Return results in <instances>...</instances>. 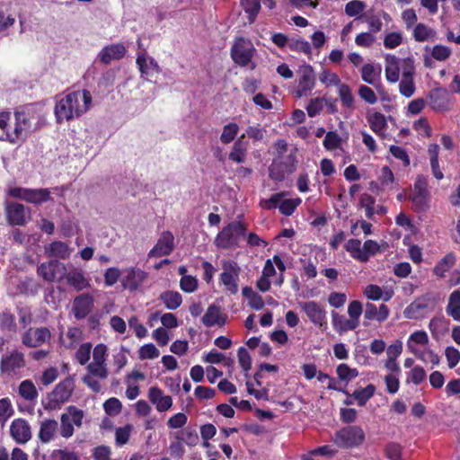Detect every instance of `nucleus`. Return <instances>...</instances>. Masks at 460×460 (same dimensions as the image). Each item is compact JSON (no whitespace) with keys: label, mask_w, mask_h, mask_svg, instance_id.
Instances as JSON below:
<instances>
[{"label":"nucleus","mask_w":460,"mask_h":460,"mask_svg":"<svg viewBox=\"0 0 460 460\" xmlns=\"http://www.w3.org/2000/svg\"><path fill=\"white\" fill-rule=\"evenodd\" d=\"M93 102V97L87 90H77L57 97L54 109L57 122L70 121L86 113Z\"/></svg>","instance_id":"nucleus-1"},{"label":"nucleus","mask_w":460,"mask_h":460,"mask_svg":"<svg viewBox=\"0 0 460 460\" xmlns=\"http://www.w3.org/2000/svg\"><path fill=\"white\" fill-rule=\"evenodd\" d=\"M33 116L25 111H15L13 115L8 112V125L4 127L2 141L11 144L23 142L33 130Z\"/></svg>","instance_id":"nucleus-2"},{"label":"nucleus","mask_w":460,"mask_h":460,"mask_svg":"<svg viewBox=\"0 0 460 460\" xmlns=\"http://www.w3.org/2000/svg\"><path fill=\"white\" fill-rule=\"evenodd\" d=\"M244 235V226L240 222H232L217 234L215 238V244L220 249H232L239 245Z\"/></svg>","instance_id":"nucleus-3"},{"label":"nucleus","mask_w":460,"mask_h":460,"mask_svg":"<svg viewBox=\"0 0 460 460\" xmlns=\"http://www.w3.org/2000/svg\"><path fill=\"white\" fill-rule=\"evenodd\" d=\"M255 51V48L249 40L238 38L231 48V58L240 66H249L251 69H254L255 64L252 62V59Z\"/></svg>","instance_id":"nucleus-4"},{"label":"nucleus","mask_w":460,"mask_h":460,"mask_svg":"<svg viewBox=\"0 0 460 460\" xmlns=\"http://www.w3.org/2000/svg\"><path fill=\"white\" fill-rule=\"evenodd\" d=\"M74 387V381L70 378H66L58 383L55 389L48 394L46 402H44L45 409L55 410L67 402L71 397Z\"/></svg>","instance_id":"nucleus-5"},{"label":"nucleus","mask_w":460,"mask_h":460,"mask_svg":"<svg viewBox=\"0 0 460 460\" xmlns=\"http://www.w3.org/2000/svg\"><path fill=\"white\" fill-rule=\"evenodd\" d=\"M332 440L340 447H357L364 442L365 433L358 426H348L336 432Z\"/></svg>","instance_id":"nucleus-6"},{"label":"nucleus","mask_w":460,"mask_h":460,"mask_svg":"<svg viewBox=\"0 0 460 460\" xmlns=\"http://www.w3.org/2000/svg\"><path fill=\"white\" fill-rule=\"evenodd\" d=\"M107 357L108 347L103 343L97 344L93 349V360L87 365V372L99 379H106L109 376Z\"/></svg>","instance_id":"nucleus-7"},{"label":"nucleus","mask_w":460,"mask_h":460,"mask_svg":"<svg viewBox=\"0 0 460 460\" xmlns=\"http://www.w3.org/2000/svg\"><path fill=\"white\" fill-rule=\"evenodd\" d=\"M416 211L426 210L430 202V193L428 190V180L424 175H418L411 194L409 197Z\"/></svg>","instance_id":"nucleus-8"},{"label":"nucleus","mask_w":460,"mask_h":460,"mask_svg":"<svg viewBox=\"0 0 460 460\" xmlns=\"http://www.w3.org/2000/svg\"><path fill=\"white\" fill-rule=\"evenodd\" d=\"M222 273L220 274V282L224 285L226 290L230 294L238 292V281L241 268L234 261H222Z\"/></svg>","instance_id":"nucleus-9"},{"label":"nucleus","mask_w":460,"mask_h":460,"mask_svg":"<svg viewBox=\"0 0 460 460\" xmlns=\"http://www.w3.org/2000/svg\"><path fill=\"white\" fill-rule=\"evenodd\" d=\"M286 192H279L272 195L269 199L261 202V207L266 209H271L279 207L281 214L290 216L295 209L300 205L301 199H284Z\"/></svg>","instance_id":"nucleus-10"},{"label":"nucleus","mask_w":460,"mask_h":460,"mask_svg":"<svg viewBox=\"0 0 460 460\" xmlns=\"http://www.w3.org/2000/svg\"><path fill=\"white\" fill-rule=\"evenodd\" d=\"M50 191L47 189H27L12 187L8 190V195L22 199L32 204H40L49 199Z\"/></svg>","instance_id":"nucleus-11"},{"label":"nucleus","mask_w":460,"mask_h":460,"mask_svg":"<svg viewBox=\"0 0 460 460\" xmlns=\"http://www.w3.org/2000/svg\"><path fill=\"white\" fill-rule=\"evenodd\" d=\"M414 61L411 58H399L394 55L386 54L385 56V75L386 80L391 84H395L399 81L400 72L402 76L404 73V62Z\"/></svg>","instance_id":"nucleus-12"},{"label":"nucleus","mask_w":460,"mask_h":460,"mask_svg":"<svg viewBox=\"0 0 460 460\" xmlns=\"http://www.w3.org/2000/svg\"><path fill=\"white\" fill-rule=\"evenodd\" d=\"M298 83L296 90V97L300 98L310 93L315 86V75L310 65H304L298 70Z\"/></svg>","instance_id":"nucleus-13"},{"label":"nucleus","mask_w":460,"mask_h":460,"mask_svg":"<svg viewBox=\"0 0 460 460\" xmlns=\"http://www.w3.org/2000/svg\"><path fill=\"white\" fill-rule=\"evenodd\" d=\"M24 367V355L18 350H13L10 354L3 356L0 361V370L6 375L18 374Z\"/></svg>","instance_id":"nucleus-14"},{"label":"nucleus","mask_w":460,"mask_h":460,"mask_svg":"<svg viewBox=\"0 0 460 460\" xmlns=\"http://www.w3.org/2000/svg\"><path fill=\"white\" fill-rule=\"evenodd\" d=\"M298 305L312 323L321 328L326 325V311L317 302H299Z\"/></svg>","instance_id":"nucleus-15"},{"label":"nucleus","mask_w":460,"mask_h":460,"mask_svg":"<svg viewBox=\"0 0 460 460\" xmlns=\"http://www.w3.org/2000/svg\"><path fill=\"white\" fill-rule=\"evenodd\" d=\"M66 271L65 264L58 261L42 263L38 268L39 275L49 282L62 279L66 276Z\"/></svg>","instance_id":"nucleus-16"},{"label":"nucleus","mask_w":460,"mask_h":460,"mask_svg":"<svg viewBox=\"0 0 460 460\" xmlns=\"http://www.w3.org/2000/svg\"><path fill=\"white\" fill-rule=\"evenodd\" d=\"M404 64V73L399 84V92L402 96L410 98L416 90L413 79L415 74L414 61H405Z\"/></svg>","instance_id":"nucleus-17"},{"label":"nucleus","mask_w":460,"mask_h":460,"mask_svg":"<svg viewBox=\"0 0 460 460\" xmlns=\"http://www.w3.org/2000/svg\"><path fill=\"white\" fill-rule=\"evenodd\" d=\"M10 436L17 444H26L31 438L28 421L21 418L13 420L10 425Z\"/></svg>","instance_id":"nucleus-18"},{"label":"nucleus","mask_w":460,"mask_h":460,"mask_svg":"<svg viewBox=\"0 0 460 460\" xmlns=\"http://www.w3.org/2000/svg\"><path fill=\"white\" fill-rule=\"evenodd\" d=\"M147 273L138 268H128L125 270L121 284L125 289L136 291L146 279Z\"/></svg>","instance_id":"nucleus-19"},{"label":"nucleus","mask_w":460,"mask_h":460,"mask_svg":"<svg viewBox=\"0 0 460 460\" xmlns=\"http://www.w3.org/2000/svg\"><path fill=\"white\" fill-rule=\"evenodd\" d=\"M51 337L48 328H31L22 335V343L30 348H37L41 346Z\"/></svg>","instance_id":"nucleus-20"},{"label":"nucleus","mask_w":460,"mask_h":460,"mask_svg":"<svg viewBox=\"0 0 460 460\" xmlns=\"http://www.w3.org/2000/svg\"><path fill=\"white\" fill-rule=\"evenodd\" d=\"M5 211L8 222L13 226L24 225L30 218V210L19 203H7Z\"/></svg>","instance_id":"nucleus-21"},{"label":"nucleus","mask_w":460,"mask_h":460,"mask_svg":"<svg viewBox=\"0 0 460 460\" xmlns=\"http://www.w3.org/2000/svg\"><path fill=\"white\" fill-rule=\"evenodd\" d=\"M147 396L152 404L155 406L158 412H165L172 406V398L165 395L162 389L152 386L148 389Z\"/></svg>","instance_id":"nucleus-22"},{"label":"nucleus","mask_w":460,"mask_h":460,"mask_svg":"<svg viewBox=\"0 0 460 460\" xmlns=\"http://www.w3.org/2000/svg\"><path fill=\"white\" fill-rule=\"evenodd\" d=\"M174 236L170 231H164L161 234L156 244L150 250L149 257H162L169 255L174 247Z\"/></svg>","instance_id":"nucleus-23"},{"label":"nucleus","mask_w":460,"mask_h":460,"mask_svg":"<svg viewBox=\"0 0 460 460\" xmlns=\"http://www.w3.org/2000/svg\"><path fill=\"white\" fill-rule=\"evenodd\" d=\"M429 298L428 296H421L412 301L403 310V316L406 319L417 320L424 317L429 310Z\"/></svg>","instance_id":"nucleus-24"},{"label":"nucleus","mask_w":460,"mask_h":460,"mask_svg":"<svg viewBox=\"0 0 460 460\" xmlns=\"http://www.w3.org/2000/svg\"><path fill=\"white\" fill-rule=\"evenodd\" d=\"M93 297L89 294H82L73 301L72 311L77 320L84 319L93 310Z\"/></svg>","instance_id":"nucleus-25"},{"label":"nucleus","mask_w":460,"mask_h":460,"mask_svg":"<svg viewBox=\"0 0 460 460\" xmlns=\"http://www.w3.org/2000/svg\"><path fill=\"white\" fill-rule=\"evenodd\" d=\"M295 156L293 154L288 155V163L283 164L281 160L274 159L269 168L270 177L274 181H282L286 172H292L295 170Z\"/></svg>","instance_id":"nucleus-26"},{"label":"nucleus","mask_w":460,"mask_h":460,"mask_svg":"<svg viewBox=\"0 0 460 460\" xmlns=\"http://www.w3.org/2000/svg\"><path fill=\"white\" fill-rule=\"evenodd\" d=\"M429 335L425 331L419 330L410 334L406 341V348L413 356L426 349L429 345Z\"/></svg>","instance_id":"nucleus-27"},{"label":"nucleus","mask_w":460,"mask_h":460,"mask_svg":"<svg viewBox=\"0 0 460 460\" xmlns=\"http://www.w3.org/2000/svg\"><path fill=\"white\" fill-rule=\"evenodd\" d=\"M276 269L279 270L280 275L274 283L278 286H281L284 281L283 272L286 270V266L279 256L274 255L272 259L266 261L262 274L270 279L276 275Z\"/></svg>","instance_id":"nucleus-28"},{"label":"nucleus","mask_w":460,"mask_h":460,"mask_svg":"<svg viewBox=\"0 0 460 460\" xmlns=\"http://www.w3.org/2000/svg\"><path fill=\"white\" fill-rule=\"evenodd\" d=\"M126 53V48L122 44H111L104 47L98 55L100 61L109 64L111 61L120 59Z\"/></svg>","instance_id":"nucleus-29"},{"label":"nucleus","mask_w":460,"mask_h":460,"mask_svg":"<svg viewBox=\"0 0 460 460\" xmlns=\"http://www.w3.org/2000/svg\"><path fill=\"white\" fill-rule=\"evenodd\" d=\"M390 314V310L387 305L385 304H381L378 307H376L372 303H367L364 318L367 321H376L378 323L385 322Z\"/></svg>","instance_id":"nucleus-30"},{"label":"nucleus","mask_w":460,"mask_h":460,"mask_svg":"<svg viewBox=\"0 0 460 460\" xmlns=\"http://www.w3.org/2000/svg\"><path fill=\"white\" fill-rule=\"evenodd\" d=\"M365 296L373 301L383 299L384 301H389L394 296V290L391 288H382L377 285L369 284L366 286L363 291Z\"/></svg>","instance_id":"nucleus-31"},{"label":"nucleus","mask_w":460,"mask_h":460,"mask_svg":"<svg viewBox=\"0 0 460 460\" xmlns=\"http://www.w3.org/2000/svg\"><path fill=\"white\" fill-rule=\"evenodd\" d=\"M366 117L371 130L378 136H384L387 128L385 115L381 112L369 110Z\"/></svg>","instance_id":"nucleus-32"},{"label":"nucleus","mask_w":460,"mask_h":460,"mask_svg":"<svg viewBox=\"0 0 460 460\" xmlns=\"http://www.w3.org/2000/svg\"><path fill=\"white\" fill-rule=\"evenodd\" d=\"M332 323L333 329L340 334L355 330L358 325L356 321L348 319L336 312L332 313Z\"/></svg>","instance_id":"nucleus-33"},{"label":"nucleus","mask_w":460,"mask_h":460,"mask_svg":"<svg viewBox=\"0 0 460 460\" xmlns=\"http://www.w3.org/2000/svg\"><path fill=\"white\" fill-rule=\"evenodd\" d=\"M202 323L208 327L222 326L226 323V317L222 314L220 307L212 305L207 309L202 318Z\"/></svg>","instance_id":"nucleus-34"},{"label":"nucleus","mask_w":460,"mask_h":460,"mask_svg":"<svg viewBox=\"0 0 460 460\" xmlns=\"http://www.w3.org/2000/svg\"><path fill=\"white\" fill-rule=\"evenodd\" d=\"M430 105L438 111H447L450 109V103L447 99L446 91L435 89L429 94Z\"/></svg>","instance_id":"nucleus-35"},{"label":"nucleus","mask_w":460,"mask_h":460,"mask_svg":"<svg viewBox=\"0 0 460 460\" xmlns=\"http://www.w3.org/2000/svg\"><path fill=\"white\" fill-rule=\"evenodd\" d=\"M137 64L143 75L149 76L155 72L160 71V67L155 59L146 53L138 55L137 58Z\"/></svg>","instance_id":"nucleus-36"},{"label":"nucleus","mask_w":460,"mask_h":460,"mask_svg":"<svg viewBox=\"0 0 460 460\" xmlns=\"http://www.w3.org/2000/svg\"><path fill=\"white\" fill-rule=\"evenodd\" d=\"M58 424L55 420H47L41 422L40 431H39V438L42 443H49L54 439L57 431H58Z\"/></svg>","instance_id":"nucleus-37"},{"label":"nucleus","mask_w":460,"mask_h":460,"mask_svg":"<svg viewBox=\"0 0 460 460\" xmlns=\"http://www.w3.org/2000/svg\"><path fill=\"white\" fill-rule=\"evenodd\" d=\"M67 284L75 290L80 291L89 287V280L84 277L81 270H72L66 273Z\"/></svg>","instance_id":"nucleus-38"},{"label":"nucleus","mask_w":460,"mask_h":460,"mask_svg":"<svg viewBox=\"0 0 460 460\" xmlns=\"http://www.w3.org/2000/svg\"><path fill=\"white\" fill-rule=\"evenodd\" d=\"M243 137L244 135L234 142L233 148L229 153V159L237 164L243 163L247 155V144L242 140Z\"/></svg>","instance_id":"nucleus-39"},{"label":"nucleus","mask_w":460,"mask_h":460,"mask_svg":"<svg viewBox=\"0 0 460 460\" xmlns=\"http://www.w3.org/2000/svg\"><path fill=\"white\" fill-rule=\"evenodd\" d=\"M159 298L168 310H175L182 303V296L177 291H164L160 294Z\"/></svg>","instance_id":"nucleus-40"},{"label":"nucleus","mask_w":460,"mask_h":460,"mask_svg":"<svg viewBox=\"0 0 460 460\" xmlns=\"http://www.w3.org/2000/svg\"><path fill=\"white\" fill-rule=\"evenodd\" d=\"M446 312L455 321L460 322V289H456L450 294Z\"/></svg>","instance_id":"nucleus-41"},{"label":"nucleus","mask_w":460,"mask_h":460,"mask_svg":"<svg viewBox=\"0 0 460 460\" xmlns=\"http://www.w3.org/2000/svg\"><path fill=\"white\" fill-rule=\"evenodd\" d=\"M433 338L438 339L448 331V323L443 316L433 317L429 323Z\"/></svg>","instance_id":"nucleus-42"},{"label":"nucleus","mask_w":460,"mask_h":460,"mask_svg":"<svg viewBox=\"0 0 460 460\" xmlns=\"http://www.w3.org/2000/svg\"><path fill=\"white\" fill-rule=\"evenodd\" d=\"M345 250L349 255L359 262H367V257L362 252L361 242L358 239H349L345 243Z\"/></svg>","instance_id":"nucleus-43"},{"label":"nucleus","mask_w":460,"mask_h":460,"mask_svg":"<svg viewBox=\"0 0 460 460\" xmlns=\"http://www.w3.org/2000/svg\"><path fill=\"white\" fill-rule=\"evenodd\" d=\"M455 262H456L455 254L452 252L447 253L434 267L433 273L439 278H443L445 276V274L453 267Z\"/></svg>","instance_id":"nucleus-44"},{"label":"nucleus","mask_w":460,"mask_h":460,"mask_svg":"<svg viewBox=\"0 0 460 460\" xmlns=\"http://www.w3.org/2000/svg\"><path fill=\"white\" fill-rule=\"evenodd\" d=\"M337 92L341 105L347 109L353 110L355 108V97L351 88L348 84H342L337 88Z\"/></svg>","instance_id":"nucleus-45"},{"label":"nucleus","mask_w":460,"mask_h":460,"mask_svg":"<svg viewBox=\"0 0 460 460\" xmlns=\"http://www.w3.org/2000/svg\"><path fill=\"white\" fill-rule=\"evenodd\" d=\"M375 392L376 386L370 384L364 388L355 390L350 397L357 401L358 405L364 406L367 402L374 395Z\"/></svg>","instance_id":"nucleus-46"},{"label":"nucleus","mask_w":460,"mask_h":460,"mask_svg":"<svg viewBox=\"0 0 460 460\" xmlns=\"http://www.w3.org/2000/svg\"><path fill=\"white\" fill-rule=\"evenodd\" d=\"M243 296L248 300V305L254 310H261L264 306L262 297L251 287H244L242 290Z\"/></svg>","instance_id":"nucleus-47"},{"label":"nucleus","mask_w":460,"mask_h":460,"mask_svg":"<svg viewBox=\"0 0 460 460\" xmlns=\"http://www.w3.org/2000/svg\"><path fill=\"white\" fill-rule=\"evenodd\" d=\"M18 393L26 401H33L38 397L37 389L31 380L22 381L19 385Z\"/></svg>","instance_id":"nucleus-48"},{"label":"nucleus","mask_w":460,"mask_h":460,"mask_svg":"<svg viewBox=\"0 0 460 460\" xmlns=\"http://www.w3.org/2000/svg\"><path fill=\"white\" fill-rule=\"evenodd\" d=\"M319 81L326 87L335 86L339 88L343 84L336 73L328 69H323L319 74Z\"/></svg>","instance_id":"nucleus-49"},{"label":"nucleus","mask_w":460,"mask_h":460,"mask_svg":"<svg viewBox=\"0 0 460 460\" xmlns=\"http://www.w3.org/2000/svg\"><path fill=\"white\" fill-rule=\"evenodd\" d=\"M342 137L335 131H329L325 134L323 146L328 151H335L341 147Z\"/></svg>","instance_id":"nucleus-50"},{"label":"nucleus","mask_w":460,"mask_h":460,"mask_svg":"<svg viewBox=\"0 0 460 460\" xmlns=\"http://www.w3.org/2000/svg\"><path fill=\"white\" fill-rule=\"evenodd\" d=\"M49 256L65 259L70 255L71 250L63 242H53L47 250Z\"/></svg>","instance_id":"nucleus-51"},{"label":"nucleus","mask_w":460,"mask_h":460,"mask_svg":"<svg viewBox=\"0 0 460 460\" xmlns=\"http://www.w3.org/2000/svg\"><path fill=\"white\" fill-rule=\"evenodd\" d=\"M376 199L367 193H363L359 198V206L365 211V216L368 219L374 218V210L376 208Z\"/></svg>","instance_id":"nucleus-52"},{"label":"nucleus","mask_w":460,"mask_h":460,"mask_svg":"<svg viewBox=\"0 0 460 460\" xmlns=\"http://www.w3.org/2000/svg\"><path fill=\"white\" fill-rule=\"evenodd\" d=\"M137 355L140 360H151L157 358L160 356V351L155 344L146 343L138 349Z\"/></svg>","instance_id":"nucleus-53"},{"label":"nucleus","mask_w":460,"mask_h":460,"mask_svg":"<svg viewBox=\"0 0 460 460\" xmlns=\"http://www.w3.org/2000/svg\"><path fill=\"white\" fill-rule=\"evenodd\" d=\"M336 374L341 381L348 383L358 376V371L357 368L342 363L336 367Z\"/></svg>","instance_id":"nucleus-54"},{"label":"nucleus","mask_w":460,"mask_h":460,"mask_svg":"<svg viewBox=\"0 0 460 460\" xmlns=\"http://www.w3.org/2000/svg\"><path fill=\"white\" fill-rule=\"evenodd\" d=\"M288 48L291 50L303 53L307 57L312 56V46L304 39H291L288 43Z\"/></svg>","instance_id":"nucleus-55"},{"label":"nucleus","mask_w":460,"mask_h":460,"mask_svg":"<svg viewBox=\"0 0 460 460\" xmlns=\"http://www.w3.org/2000/svg\"><path fill=\"white\" fill-rule=\"evenodd\" d=\"M241 4L248 14L249 22L252 23L261 9L260 0H242Z\"/></svg>","instance_id":"nucleus-56"},{"label":"nucleus","mask_w":460,"mask_h":460,"mask_svg":"<svg viewBox=\"0 0 460 460\" xmlns=\"http://www.w3.org/2000/svg\"><path fill=\"white\" fill-rule=\"evenodd\" d=\"M380 71V67L376 68L371 64H366L361 68L362 80L369 84H375Z\"/></svg>","instance_id":"nucleus-57"},{"label":"nucleus","mask_w":460,"mask_h":460,"mask_svg":"<svg viewBox=\"0 0 460 460\" xmlns=\"http://www.w3.org/2000/svg\"><path fill=\"white\" fill-rule=\"evenodd\" d=\"M14 414V409L9 398L0 399V424L4 426Z\"/></svg>","instance_id":"nucleus-58"},{"label":"nucleus","mask_w":460,"mask_h":460,"mask_svg":"<svg viewBox=\"0 0 460 460\" xmlns=\"http://www.w3.org/2000/svg\"><path fill=\"white\" fill-rule=\"evenodd\" d=\"M394 181L395 179L392 170L388 166H384L378 175V181L381 188L384 190L393 189Z\"/></svg>","instance_id":"nucleus-59"},{"label":"nucleus","mask_w":460,"mask_h":460,"mask_svg":"<svg viewBox=\"0 0 460 460\" xmlns=\"http://www.w3.org/2000/svg\"><path fill=\"white\" fill-rule=\"evenodd\" d=\"M434 31L423 23H419L413 30V37L417 41H425L434 37Z\"/></svg>","instance_id":"nucleus-60"},{"label":"nucleus","mask_w":460,"mask_h":460,"mask_svg":"<svg viewBox=\"0 0 460 460\" xmlns=\"http://www.w3.org/2000/svg\"><path fill=\"white\" fill-rule=\"evenodd\" d=\"M92 350L93 347L90 342L81 344L75 351V358L76 361L82 366L87 364L90 360Z\"/></svg>","instance_id":"nucleus-61"},{"label":"nucleus","mask_w":460,"mask_h":460,"mask_svg":"<svg viewBox=\"0 0 460 460\" xmlns=\"http://www.w3.org/2000/svg\"><path fill=\"white\" fill-rule=\"evenodd\" d=\"M128 350L122 346L112 355V365L119 373L128 364Z\"/></svg>","instance_id":"nucleus-62"},{"label":"nucleus","mask_w":460,"mask_h":460,"mask_svg":"<svg viewBox=\"0 0 460 460\" xmlns=\"http://www.w3.org/2000/svg\"><path fill=\"white\" fill-rule=\"evenodd\" d=\"M239 131V126L236 123H229L223 128L220 140L223 144L231 143Z\"/></svg>","instance_id":"nucleus-63"},{"label":"nucleus","mask_w":460,"mask_h":460,"mask_svg":"<svg viewBox=\"0 0 460 460\" xmlns=\"http://www.w3.org/2000/svg\"><path fill=\"white\" fill-rule=\"evenodd\" d=\"M426 371L420 366L413 367L407 374V382L419 385L426 379Z\"/></svg>","instance_id":"nucleus-64"}]
</instances>
